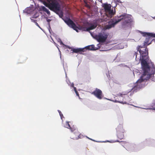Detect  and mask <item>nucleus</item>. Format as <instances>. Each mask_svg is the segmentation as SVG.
Masks as SVG:
<instances>
[{
    "label": "nucleus",
    "instance_id": "obj_1",
    "mask_svg": "<svg viewBox=\"0 0 155 155\" xmlns=\"http://www.w3.org/2000/svg\"><path fill=\"white\" fill-rule=\"evenodd\" d=\"M143 71V74L140 78L137 81L136 85L133 88L130 92V95L131 96V93H134V92H136L141 88L144 87L146 85V81L148 80L151 76V74L149 72L150 68L147 62L144 61L141 63Z\"/></svg>",
    "mask_w": 155,
    "mask_h": 155
},
{
    "label": "nucleus",
    "instance_id": "obj_2",
    "mask_svg": "<svg viewBox=\"0 0 155 155\" xmlns=\"http://www.w3.org/2000/svg\"><path fill=\"white\" fill-rule=\"evenodd\" d=\"M148 42V40L146 38L143 46L139 45L137 47V51L139 52L140 54V59L141 60V63L144 61L147 62V61L148 60V49L146 46L151 43V42L149 43Z\"/></svg>",
    "mask_w": 155,
    "mask_h": 155
},
{
    "label": "nucleus",
    "instance_id": "obj_3",
    "mask_svg": "<svg viewBox=\"0 0 155 155\" xmlns=\"http://www.w3.org/2000/svg\"><path fill=\"white\" fill-rule=\"evenodd\" d=\"M48 4L46 5L49 9L58 14L61 17L63 15V13L61 11V6L57 0H47Z\"/></svg>",
    "mask_w": 155,
    "mask_h": 155
},
{
    "label": "nucleus",
    "instance_id": "obj_4",
    "mask_svg": "<svg viewBox=\"0 0 155 155\" xmlns=\"http://www.w3.org/2000/svg\"><path fill=\"white\" fill-rule=\"evenodd\" d=\"M131 15L127 14H124L120 15L119 16H117L118 19H120V21L122 20H124L122 25H125L126 24L130 23L131 21Z\"/></svg>",
    "mask_w": 155,
    "mask_h": 155
},
{
    "label": "nucleus",
    "instance_id": "obj_5",
    "mask_svg": "<svg viewBox=\"0 0 155 155\" xmlns=\"http://www.w3.org/2000/svg\"><path fill=\"white\" fill-rule=\"evenodd\" d=\"M64 20V21L69 27L73 29L77 32H78V29H80L76 26L74 22L70 18H67Z\"/></svg>",
    "mask_w": 155,
    "mask_h": 155
},
{
    "label": "nucleus",
    "instance_id": "obj_6",
    "mask_svg": "<svg viewBox=\"0 0 155 155\" xmlns=\"http://www.w3.org/2000/svg\"><path fill=\"white\" fill-rule=\"evenodd\" d=\"M108 35L104 32L100 33L96 35V39L99 42H104L107 39Z\"/></svg>",
    "mask_w": 155,
    "mask_h": 155
},
{
    "label": "nucleus",
    "instance_id": "obj_7",
    "mask_svg": "<svg viewBox=\"0 0 155 155\" xmlns=\"http://www.w3.org/2000/svg\"><path fill=\"white\" fill-rule=\"evenodd\" d=\"M120 21V19H118L117 17H115L113 20H111L108 23V25L107 26V28L109 29L113 27L115 25Z\"/></svg>",
    "mask_w": 155,
    "mask_h": 155
},
{
    "label": "nucleus",
    "instance_id": "obj_8",
    "mask_svg": "<svg viewBox=\"0 0 155 155\" xmlns=\"http://www.w3.org/2000/svg\"><path fill=\"white\" fill-rule=\"evenodd\" d=\"M117 132V136L120 139H122L124 137L123 134L124 130L121 125L118 126L116 128Z\"/></svg>",
    "mask_w": 155,
    "mask_h": 155
},
{
    "label": "nucleus",
    "instance_id": "obj_9",
    "mask_svg": "<svg viewBox=\"0 0 155 155\" xmlns=\"http://www.w3.org/2000/svg\"><path fill=\"white\" fill-rule=\"evenodd\" d=\"M92 94H93L99 99H101L103 97L102 91L97 88H96L95 90L92 93Z\"/></svg>",
    "mask_w": 155,
    "mask_h": 155
},
{
    "label": "nucleus",
    "instance_id": "obj_10",
    "mask_svg": "<svg viewBox=\"0 0 155 155\" xmlns=\"http://www.w3.org/2000/svg\"><path fill=\"white\" fill-rule=\"evenodd\" d=\"M83 136L80 133L78 130H75V132L73 133V135L71 137V138L74 140H78L79 138H82Z\"/></svg>",
    "mask_w": 155,
    "mask_h": 155
},
{
    "label": "nucleus",
    "instance_id": "obj_11",
    "mask_svg": "<svg viewBox=\"0 0 155 155\" xmlns=\"http://www.w3.org/2000/svg\"><path fill=\"white\" fill-rule=\"evenodd\" d=\"M140 32L141 34L143 36H147L148 37L147 38V40L149 41L151 40V38L154 37L155 38V34L151 33L148 32H143L141 31H140Z\"/></svg>",
    "mask_w": 155,
    "mask_h": 155
},
{
    "label": "nucleus",
    "instance_id": "obj_12",
    "mask_svg": "<svg viewBox=\"0 0 155 155\" xmlns=\"http://www.w3.org/2000/svg\"><path fill=\"white\" fill-rule=\"evenodd\" d=\"M123 95V94H121L120 96L118 97V100H116V101L117 102L122 104H126L127 102L125 100H124Z\"/></svg>",
    "mask_w": 155,
    "mask_h": 155
},
{
    "label": "nucleus",
    "instance_id": "obj_13",
    "mask_svg": "<svg viewBox=\"0 0 155 155\" xmlns=\"http://www.w3.org/2000/svg\"><path fill=\"white\" fill-rule=\"evenodd\" d=\"M85 50V48H72L71 49V51H73V53H79L82 54V52L84 51Z\"/></svg>",
    "mask_w": 155,
    "mask_h": 155
},
{
    "label": "nucleus",
    "instance_id": "obj_14",
    "mask_svg": "<svg viewBox=\"0 0 155 155\" xmlns=\"http://www.w3.org/2000/svg\"><path fill=\"white\" fill-rule=\"evenodd\" d=\"M111 5L110 4H104L103 6L105 11L106 12H107L108 11H109L111 9Z\"/></svg>",
    "mask_w": 155,
    "mask_h": 155
},
{
    "label": "nucleus",
    "instance_id": "obj_15",
    "mask_svg": "<svg viewBox=\"0 0 155 155\" xmlns=\"http://www.w3.org/2000/svg\"><path fill=\"white\" fill-rule=\"evenodd\" d=\"M84 48H85V49H87L91 50H95L97 49H95L94 45H93L86 46Z\"/></svg>",
    "mask_w": 155,
    "mask_h": 155
},
{
    "label": "nucleus",
    "instance_id": "obj_16",
    "mask_svg": "<svg viewBox=\"0 0 155 155\" xmlns=\"http://www.w3.org/2000/svg\"><path fill=\"white\" fill-rule=\"evenodd\" d=\"M97 25L96 24H91V26L87 28L86 31H88L90 30L93 29L97 27Z\"/></svg>",
    "mask_w": 155,
    "mask_h": 155
},
{
    "label": "nucleus",
    "instance_id": "obj_17",
    "mask_svg": "<svg viewBox=\"0 0 155 155\" xmlns=\"http://www.w3.org/2000/svg\"><path fill=\"white\" fill-rule=\"evenodd\" d=\"M152 64V67L151 68V71L150 73V74H154L155 73V67L153 63H151Z\"/></svg>",
    "mask_w": 155,
    "mask_h": 155
},
{
    "label": "nucleus",
    "instance_id": "obj_18",
    "mask_svg": "<svg viewBox=\"0 0 155 155\" xmlns=\"http://www.w3.org/2000/svg\"><path fill=\"white\" fill-rule=\"evenodd\" d=\"M41 9L42 10L46 12V13L48 15H49L50 14V12L48 9L46 8L45 6H43L41 7Z\"/></svg>",
    "mask_w": 155,
    "mask_h": 155
},
{
    "label": "nucleus",
    "instance_id": "obj_19",
    "mask_svg": "<svg viewBox=\"0 0 155 155\" xmlns=\"http://www.w3.org/2000/svg\"><path fill=\"white\" fill-rule=\"evenodd\" d=\"M107 12L108 13L107 16L110 18H111L114 14L113 10H111V9L109 11H108Z\"/></svg>",
    "mask_w": 155,
    "mask_h": 155
},
{
    "label": "nucleus",
    "instance_id": "obj_20",
    "mask_svg": "<svg viewBox=\"0 0 155 155\" xmlns=\"http://www.w3.org/2000/svg\"><path fill=\"white\" fill-rule=\"evenodd\" d=\"M58 41L60 43V44L61 45H64L65 46H66V47L68 48H69V49H71V47H69L68 46H67V45H64L63 43V42H62V41L60 39H58Z\"/></svg>",
    "mask_w": 155,
    "mask_h": 155
},
{
    "label": "nucleus",
    "instance_id": "obj_21",
    "mask_svg": "<svg viewBox=\"0 0 155 155\" xmlns=\"http://www.w3.org/2000/svg\"><path fill=\"white\" fill-rule=\"evenodd\" d=\"M66 127L68 128H70L71 126L69 123V122H66L65 124V127Z\"/></svg>",
    "mask_w": 155,
    "mask_h": 155
},
{
    "label": "nucleus",
    "instance_id": "obj_22",
    "mask_svg": "<svg viewBox=\"0 0 155 155\" xmlns=\"http://www.w3.org/2000/svg\"><path fill=\"white\" fill-rule=\"evenodd\" d=\"M74 90H75V92L76 93V94L77 96H78V97L79 98V99H80V97L79 96V93L77 91V90L76 89V88L75 87H74Z\"/></svg>",
    "mask_w": 155,
    "mask_h": 155
},
{
    "label": "nucleus",
    "instance_id": "obj_23",
    "mask_svg": "<svg viewBox=\"0 0 155 155\" xmlns=\"http://www.w3.org/2000/svg\"><path fill=\"white\" fill-rule=\"evenodd\" d=\"M69 129H70L71 130V131L72 132H75V130H77L74 128H72L71 127Z\"/></svg>",
    "mask_w": 155,
    "mask_h": 155
},
{
    "label": "nucleus",
    "instance_id": "obj_24",
    "mask_svg": "<svg viewBox=\"0 0 155 155\" xmlns=\"http://www.w3.org/2000/svg\"><path fill=\"white\" fill-rule=\"evenodd\" d=\"M58 111L59 114L61 117V118L62 119V117H63V114H62V113L60 110H58Z\"/></svg>",
    "mask_w": 155,
    "mask_h": 155
},
{
    "label": "nucleus",
    "instance_id": "obj_25",
    "mask_svg": "<svg viewBox=\"0 0 155 155\" xmlns=\"http://www.w3.org/2000/svg\"><path fill=\"white\" fill-rule=\"evenodd\" d=\"M118 3H122V2L120 0H117L116 1V3L115 7L117 6V4H118Z\"/></svg>",
    "mask_w": 155,
    "mask_h": 155
},
{
    "label": "nucleus",
    "instance_id": "obj_26",
    "mask_svg": "<svg viewBox=\"0 0 155 155\" xmlns=\"http://www.w3.org/2000/svg\"><path fill=\"white\" fill-rule=\"evenodd\" d=\"M137 54H138V53H137V52H135L134 53V56L135 55V59L136 60H137Z\"/></svg>",
    "mask_w": 155,
    "mask_h": 155
},
{
    "label": "nucleus",
    "instance_id": "obj_27",
    "mask_svg": "<svg viewBox=\"0 0 155 155\" xmlns=\"http://www.w3.org/2000/svg\"><path fill=\"white\" fill-rule=\"evenodd\" d=\"M151 109L155 110V103L152 105Z\"/></svg>",
    "mask_w": 155,
    "mask_h": 155
},
{
    "label": "nucleus",
    "instance_id": "obj_28",
    "mask_svg": "<svg viewBox=\"0 0 155 155\" xmlns=\"http://www.w3.org/2000/svg\"><path fill=\"white\" fill-rule=\"evenodd\" d=\"M51 20L50 19H47V21L48 23V24L50 25V22L51 21Z\"/></svg>",
    "mask_w": 155,
    "mask_h": 155
},
{
    "label": "nucleus",
    "instance_id": "obj_29",
    "mask_svg": "<svg viewBox=\"0 0 155 155\" xmlns=\"http://www.w3.org/2000/svg\"><path fill=\"white\" fill-rule=\"evenodd\" d=\"M35 23L36 25L37 26H39V25H38V23L36 22V21H35Z\"/></svg>",
    "mask_w": 155,
    "mask_h": 155
},
{
    "label": "nucleus",
    "instance_id": "obj_30",
    "mask_svg": "<svg viewBox=\"0 0 155 155\" xmlns=\"http://www.w3.org/2000/svg\"><path fill=\"white\" fill-rule=\"evenodd\" d=\"M118 142V140H116L114 141L113 142Z\"/></svg>",
    "mask_w": 155,
    "mask_h": 155
}]
</instances>
